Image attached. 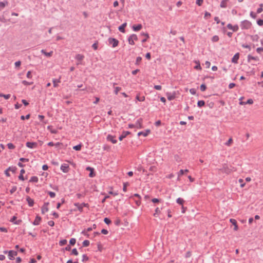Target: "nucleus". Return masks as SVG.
<instances>
[{
	"label": "nucleus",
	"instance_id": "f257e3e1",
	"mask_svg": "<svg viewBox=\"0 0 263 263\" xmlns=\"http://www.w3.org/2000/svg\"><path fill=\"white\" fill-rule=\"evenodd\" d=\"M219 170L221 171L223 173H225L227 175L230 174L232 172H234L236 171L234 167L231 166L229 167L227 164L224 163L222 164V166L221 168H219Z\"/></svg>",
	"mask_w": 263,
	"mask_h": 263
},
{
	"label": "nucleus",
	"instance_id": "f03ea898",
	"mask_svg": "<svg viewBox=\"0 0 263 263\" xmlns=\"http://www.w3.org/2000/svg\"><path fill=\"white\" fill-rule=\"evenodd\" d=\"M240 26L242 30H248L251 28L252 23L250 21L245 20L240 22Z\"/></svg>",
	"mask_w": 263,
	"mask_h": 263
},
{
	"label": "nucleus",
	"instance_id": "7ed1b4c3",
	"mask_svg": "<svg viewBox=\"0 0 263 263\" xmlns=\"http://www.w3.org/2000/svg\"><path fill=\"white\" fill-rule=\"evenodd\" d=\"M108 43L109 45H111L112 48L117 47L119 44V41L114 37H109L108 39Z\"/></svg>",
	"mask_w": 263,
	"mask_h": 263
},
{
	"label": "nucleus",
	"instance_id": "20e7f679",
	"mask_svg": "<svg viewBox=\"0 0 263 263\" xmlns=\"http://www.w3.org/2000/svg\"><path fill=\"white\" fill-rule=\"evenodd\" d=\"M138 39V36L136 34H132L128 37L127 41L129 45H134L135 41H137Z\"/></svg>",
	"mask_w": 263,
	"mask_h": 263
},
{
	"label": "nucleus",
	"instance_id": "39448f33",
	"mask_svg": "<svg viewBox=\"0 0 263 263\" xmlns=\"http://www.w3.org/2000/svg\"><path fill=\"white\" fill-rule=\"evenodd\" d=\"M143 121V120L142 118H139L135 122V123L134 124L135 127L138 128V129L142 128H143V125H142Z\"/></svg>",
	"mask_w": 263,
	"mask_h": 263
},
{
	"label": "nucleus",
	"instance_id": "423d86ee",
	"mask_svg": "<svg viewBox=\"0 0 263 263\" xmlns=\"http://www.w3.org/2000/svg\"><path fill=\"white\" fill-rule=\"evenodd\" d=\"M106 140L108 141L111 142L113 144H116L117 143V140L116 139V136L111 135L110 134H108L107 136Z\"/></svg>",
	"mask_w": 263,
	"mask_h": 263
},
{
	"label": "nucleus",
	"instance_id": "0eeeda50",
	"mask_svg": "<svg viewBox=\"0 0 263 263\" xmlns=\"http://www.w3.org/2000/svg\"><path fill=\"white\" fill-rule=\"evenodd\" d=\"M227 27L228 29L232 30L233 32H237L239 30V26L237 24L232 25L231 24L229 23L227 25Z\"/></svg>",
	"mask_w": 263,
	"mask_h": 263
},
{
	"label": "nucleus",
	"instance_id": "6e6552de",
	"mask_svg": "<svg viewBox=\"0 0 263 263\" xmlns=\"http://www.w3.org/2000/svg\"><path fill=\"white\" fill-rule=\"evenodd\" d=\"M61 170L64 173H67L69 172V166L68 164L63 163L61 165Z\"/></svg>",
	"mask_w": 263,
	"mask_h": 263
},
{
	"label": "nucleus",
	"instance_id": "1a4fd4ad",
	"mask_svg": "<svg viewBox=\"0 0 263 263\" xmlns=\"http://www.w3.org/2000/svg\"><path fill=\"white\" fill-rule=\"evenodd\" d=\"M17 254V253L16 251L14 250H10L8 251V258L10 260H13L14 259V256H16Z\"/></svg>",
	"mask_w": 263,
	"mask_h": 263
},
{
	"label": "nucleus",
	"instance_id": "9d476101",
	"mask_svg": "<svg viewBox=\"0 0 263 263\" xmlns=\"http://www.w3.org/2000/svg\"><path fill=\"white\" fill-rule=\"evenodd\" d=\"M26 146L29 148H36L37 147V143L35 142H27Z\"/></svg>",
	"mask_w": 263,
	"mask_h": 263
},
{
	"label": "nucleus",
	"instance_id": "9b49d317",
	"mask_svg": "<svg viewBox=\"0 0 263 263\" xmlns=\"http://www.w3.org/2000/svg\"><path fill=\"white\" fill-rule=\"evenodd\" d=\"M166 96L169 101H172L176 98V92L175 91H174L173 93L167 92L166 93Z\"/></svg>",
	"mask_w": 263,
	"mask_h": 263
},
{
	"label": "nucleus",
	"instance_id": "f8f14e48",
	"mask_svg": "<svg viewBox=\"0 0 263 263\" xmlns=\"http://www.w3.org/2000/svg\"><path fill=\"white\" fill-rule=\"evenodd\" d=\"M49 203L48 202H45L44 204L43 205L42 208H41V212L42 214H45L46 212H47L49 210V209L48 208V206L49 205Z\"/></svg>",
	"mask_w": 263,
	"mask_h": 263
},
{
	"label": "nucleus",
	"instance_id": "ddd939ff",
	"mask_svg": "<svg viewBox=\"0 0 263 263\" xmlns=\"http://www.w3.org/2000/svg\"><path fill=\"white\" fill-rule=\"evenodd\" d=\"M17 217L15 216H13L10 220V221L12 222L14 224H20L22 220L21 219L16 220Z\"/></svg>",
	"mask_w": 263,
	"mask_h": 263
},
{
	"label": "nucleus",
	"instance_id": "4468645a",
	"mask_svg": "<svg viewBox=\"0 0 263 263\" xmlns=\"http://www.w3.org/2000/svg\"><path fill=\"white\" fill-rule=\"evenodd\" d=\"M42 221V218L39 215H36L35 220L32 222V223L34 226H38L40 224Z\"/></svg>",
	"mask_w": 263,
	"mask_h": 263
},
{
	"label": "nucleus",
	"instance_id": "2eb2a0df",
	"mask_svg": "<svg viewBox=\"0 0 263 263\" xmlns=\"http://www.w3.org/2000/svg\"><path fill=\"white\" fill-rule=\"evenodd\" d=\"M151 133L150 129H146L144 131H141L138 132V136H143V137H146Z\"/></svg>",
	"mask_w": 263,
	"mask_h": 263
},
{
	"label": "nucleus",
	"instance_id": "dca6fc26",
	"mask_svg": "<svg viewBox=\"0 0 263 263\" xmlns=\"http://www.w3.org/2000/svg\"><path fill=\"white\" fill-rule=\"evenodd\" d=\"M86 170L90 171V173L89 174V177L92 178L96 176V173L95 172V170L93 168L91 167L90 166H88L86 167Z\"/></svg>",
	"mask_w": 263,
	"mask_h": 263
},
{
	"label": "nucleus",
	"instance_id": "f3484780",
	"mask_svg": "<svg viewBox=\"0 0 263 263\" xmlns=\"http://www.w3.org/2000/svg\"><path fill=\"white\" fill-rule=\"evenodd\" d=\"M130 134L129 131H123L122 134L119 136V140L122 141L124 138H126L128 135Z\"/></svg>",
	"mask_w": 263,
	"mask_h": 263
},
{
	"label": "nucleus",
	"instance_id": "a211bd4d",
	"mask_svg": "<svg viewBox=\"0 0 263 263\" xmlns=\"http://www.w3.org/2000/svg\"><path fill=\"white\" fill-rule=\"evenodd\" d=\"M251 60H254V61L258 62L259 61V59L258 57H254V56L251 55V54H249L247 56V62L248 63H250Z\"/></svg>",
	"mask_w": 263,
	"mask_h": 263
},
{
	"label": "nucleus",
	"instance_id": "6ab92c4d",
	"mask_svg": "<svg viewBox=\"0 0 263 263\" xmlns=\"http://www.w3.org/2000/svg\"><path fill=\"white\" fill-rule=\"evenodd\" d=\"M239 58V53L238 52L235 53L232 59V60H231L232 62L233 63H235V64L237 63Z\"/></svg>",
	"mask_w": 263,
	"mask_h": 263
},
{
	"label": "nucleus",
	"instance_id": "aec40b11",
	"mask_svg": "<svg viewBox=\"0 0 263 263\" xmlns=\"http://www.w3.org/2000/svg\"><path fill=\"white\" fill-rule=\"evenodd\" d=\"M230 222L234 226V230L237 231L238 229V225H237L236 220L234 219L231 218L230 219Z\"/></svg>",
	"mask_w": 263,
	"mask_h": 263
},
{
	"label": "nucleus",
	"instance_id": "412c9836",
	"mask_svg": "<svg viewBox=\"0 0 263 263\" xmlns=\"http://www.w3.org/2000/svg\"><path fill=\"white\" fill-rule=\"evenodd\" d=\"M26 201H27L29 206L32 207L34 205V200L31 198L29 196L26 197Z\"/></svg>",
	"mask_w": 263,
	"mask_h": 263
},
{
	"label": "nucleus",
	"instance_id": "4be33fe9",
	"mask_svg": "<svg viewBox=\"0 0 263 263\" xmlns=\"http://www.w3.org/2000/svg\"><path fill=\"white\" fill-rule=\"evenodd\" d=\"M141 35L144 36L145 38L142 40V43H145L147 41V40L149 37V35L147 32H141Z\"/></svg>",
	"mask_w": 263,
	"mask_h": 263
},
{
	"label": "nucleus",
	"instance_id": "5701e85b",
	"mask_svg": "<svg viewBox=\"0 0 263 263\" xmlns=\"http://www.w3.org/2000/svg\"><path fill=\"white\" fill-rule=\"evenodd\" d=\"M61 77H60L59 79H53L52 83L54 87H57L58 86V83L61 82Z\"/></svg>",
	"mask_w": 263,
	"mask_h": 263
},
{
	"label": "nucleus",
	"instance_id": "b1692460",
	"mask_svg": "<svg viewBox=\"0 0 263 263\" xmlns=\"http://www.w3.org/2000/svg\"><path fill=\"white\" fill-rule=\"evenodd\" d=\"M74 205L76 206L80 212V213H82L83 211V208L81 204L79 202H76L74 203Z\"/></svg>",
	"mask_w": 263,
	"mask_h": 263
},
{
	"label": "nucleus",
	"instance_id": "393cba45",
	"mask_svg": "<svg viewBox=\"0 0 263 263\" xmlns=\"http://www.w3.org/2000/svg\"><path fill=\"white\" fill-rule=\"evenodd\" d=\"M126 25H127L126 23H124L123 24H122L121 25H120L118 27L119 31H120V32H121L122 33H124L125 32V27L126 26Z\"/></svg>",
	"mask_w": 263,
	"mask_h": 263
},
{
	"label": "nucleus",
	"instance_id": "a878e982",
	"mask_svg": "<svg viewBox=\"0 0 263 263\" xmlns=\"http://www.w3.org/2000/svg\"><path fill=\"white\" fill-rule=\"evenodd\" d=\"M239 103L241 105L246 104H252L253 103V100L252 99H249L246 102L240 101Z\"/></svg>",
	"mask_w": 263,
	"mask_h": 263
},
{
	"label": "nucleus",
	"instance_id": "bb28decb",
	"mask_svg": "<svg viewBox=\"0 0 263 263\" xmlns=\"http://www.w3.org/2000/svg\"><path fill=\"white\" fill-rule=\"evenodd\" d=\"M47 129L50 131L51 134H56L58 133V130L52 128V126L48 125L47 127Z\"/></svg>",
	"mask_w": 263,
	"mask_h": 263
},
{
	"label": "nucleus",
	"instance_id": "cd10ccee",
	"mask_svg": "<svg viewBox=\"0 0 263 263\" xmlns=\"http://www.w3.org/2000/svg\"><path fill=\"white\" fill-rule=\"evenodd\" d=\"M41 52L42 53H43L45 56L48 57H50L53 54V51H50L49 52H47L44 49H42V50H41Z\"/></svg>",
	"mask_w": 263,
	"mask_h": 263
},
{
	"label": "nucleus",
	"instance_id": "c85d7f7f",
	"mask_svg": "<svg viewBox=\"0 0 263 263\" xmlns=\"http://www.w3.org/2000/svg\"><path fill=\"white\" fill-rule=\"evenodd\" d=\"M142 27V26L141 24H139L137 25H134L132 27V29L134 31H138L140 30Z\"/></svg>",
	"mask_w": 263,
	"mask_h": 263
},
{
	"label": "nucleus",
	"instance_id": "c756f323",
	"mask_svg": "<svg viewBox=\"0 0 263 263\" xmlns=\"http://www.w3.org/2000/svg\"><path fill=\"white\" fill-rule=\"evenodd\" d=\"M8 2L5 0L3 2H0V10H2L6 6L8 5Z\"/></svg>",
	"mask_w": 263,
	"mask_h": 263
},
{
	"label": "nucleus",
	"instance_id": "7c9ffc66",
	"mask_svg": "<svg viewBox=\"0 0 263 263\" xmlns=\"http://www.w3.org/2000/svg\"><path fill=\"white\" fill-rule=\"evenodd\" d=\"M250 38L253 42H258L259 40V37L258 35L255 34V35H250Z\"/></svg>",
	"mask_w": 263,
	"mask_h": 263
},
{
	"label": "nucleus",
	"instance_id": "2f4dec72",
	"mask_svg": "<svg viewBox=\"0 0 263 263\" xmlns=\"http://www.w3.org/2000/svg\"><path fill=\"white\" fill-rule=\"evenodd\" d=\"M84 56L81 54H78L75 57V59L78 61H81L83 60Z\"/></svg>",
	"mask_w": 263,
	"mask_h": 263
},
{
	"label": "nucleus",
	"instance_id": "473e14b6",
	"mask_svg": "<svg viewBox=\"0 0 263 263\" xmlns=\"http://www.w3.org/2000/svg\"><path fill=\"white\" fill-rule=\"evenodd\" d=\"M38 181H39L38 177L35 176H32L29 180L30 182L37 183L38 182Z\"/></svg>",
	"mask_w": 263,
	"mask_h": 263
},
{
	"label": "nucleus",
	"instance_id": "72a5a7b5",
	"mask_svg": "<svg viewBox=\"0 0 263 263\" xmlns=\"http://www.w3.org/2000/svg\"><path fill=\"white\" fill-rule=\"evenodd\" d=\"M196 64V65L194 66V69H197V70H201L202 69V68H201V66L200 65V63L199 62V61H195V62Z\"/></svg>",
	"mask_w": 263,
	"mask_h": 263
},
{
	"label": "nucleus",
	"instance_id": "f704fd0d",
	"mask_svg": "<svg viewBox=\"0 0 263 263\" xmlns=\"http://www.w3.org/2000/svg\"><path fill=\"white\" fill-rule=\"evenodd\" d=\"M82 146V144L81 143H80V144L73 146V149L75 151H79L81 149Z\"/></svg>",
	"mask_w": 263,
	"mask_h": 263
},
{
	"label": "nucleus",
	"instance_id": "c9c22d12",
	"mask_svg": "<svg viewBox=\"0 0 263 263\" xmlns=\"http://www.w3.org/2000/svg\"><path fill=\"white\" fill-rule=\"evenodd\" d=\"M117 84L116 83H113V86L114 87L115 90H114V93L115 95H117L118 93V92L121 89V88L120 87H115V86Z\"/></svg>",
	"mask_w": 263,
	"mask_h": 263
},
{
	"label": "nucleus",
	"instance_id": "e433bc0d",
	"mask_svg": "<svg viewBox=\"0 0 263 263\" xmlns=\"http://www.w3.org/2000/svg\"><path fill=\"white\" fill-rule=\"evenodd\" d=\"M228 1L229 0H222L220 4V7L223 8H226L227 6V3Z\"/></svg>",
	"mask_w": 263,
	"mask_h": 263
},
{
	"label": "nucleus",
	"instance_id": "4c0bfd02",
	"mask_svg": "<svg viewBox=\"0 0 263 263\" xmlns=\"http://www.w3.org/2000/svg\"><path fill=\"white\" fill-rule=\"evenodd\" d=\"M135 203V204H136V206L138 207V206H139L141 203V199H135V198H134L133 199Z\"/></svg>",
	"mask_w": 263,
	"mask_h": 263
},
{
	"label": "nucleus",
	"instance_id": "58836bf2",
	"mask_svg": "<svg viewBox=\"0 0 263 263\" xmlns=\"http://www.w3.org/2000/svg\"><path fill=\"white\" fill-rule=\"evenodd\" d=\"M7 170L9 171H11L13 173H14L16 170H17V168L15 166H9Z\"/></svg>",
	"mask_w": 263,
	"mask_h": 263
},
{
	"label": "nucleus",
	"instance_id": "ea45409f",
	"mask_svg": "<svg viewBox=\"0 0 263 263\" xmlns=\"http://www.w3.org/2000/svg\"><path fill=\"white\" fill-rule=\"evenodd\" d=\"M8 12H4V15L2 16V17L0 18V21L3 23H6L8 21H9V20H8L7 19L4 15L6 13H7Z\"/></svg>",
	"mask_w": 263,
	"mask_h": 263
},
{
	"label": "nucleus",
	"instance_id": "a19ab883",
	"mask_svg": "<svg viewBox=\"0 0 263 263\" xmlns=\"http://www.w3.org/2000/svg\"><path fill=\"white\" fill-rule=\"evenodd\" d=\"M176 202L178 204L182 205L183 203L184 202V200L182 198L179 197L177 199Z\"/></svg>",
	"mask_w": 263,
	"mask_h": 263
},
{
	"label": "nucleus",
	"instance_id": "79ce46f5",
	"mask_svg": "<svg viewBox=\"0 0 263 263\" xmlns=\"http://www.w3.org/2000/svg\"><path fill=\"white\" fill-rule=\"evenodd\" d=\"M205 105V102L203 100H199L197 102V106L201 107Z\"/></svg>",
	"mask_w": 263,
	"mask_h": 263
},
{
	"label": "nucleus",
	"instance_id": "37998d69",
	"mask_svg": "<svg viewBox=\"0 0 263 263\" xmlns=\"http://www.w3.org/2000/svg\"><path fill=\"white\" fill-rule=\"evenodd\" d=\"M219 37L218 35H214L212 39H211V41L213 42H217L219 41Z\"/></svg>",
	"mask_w": 263,
	"mask_h": 263
},
{
	"label": "nucleus",
	"instance_id": "c03bdc74",
	"mask_svg": "<svg viewBox=\"0 0 263 263\" xmlns=\"http://www.w3.org/2000/svg\"><path fill=\"white\" fill-rule=\"evenodd\" d=\"M136 99L140 102H143L145 101V97L144 96L139 97L138 95H137Z\"/></svg>",
	"mask_w": 263,
	"mask_h": 263
},
{
	"label": "nucleus",
	"instance_id": "a18cd8bd",
	"mask_svg": "<svg viewBox=\"0 0 263 263\" xmlns=\"http://www.w3.org/2000/svg\"><path fill=\"white\" fill-rule=\"evenodd\" d=\"M22 83L25 86H29V85H31L33 84V82H28L26 80H23L22 82Z\"/></svg>",
	"mask_w": 263,
	"mask_h": 263
},
{
	"label": "nucleus",
	"instance_id": "49530a36",
	"mask_svg": "<svg viewBox=\"0 0 263 263\" xmlns=\"http://www.w3.org/2000/svg\"><path fill=\"white\" fill-rule=\"evenodd\" d=\"M137 198V199H141V196L138 193H135L130 197V199Z\"/></svg>",
	"mask_w": 263,
	"mask_h": 263
},
{
	"label": "nucleus",
	"instance_id": "de8ad7c7",
	"mask_svg": "<svg viewBox=\"0 0 263 263\" xmlns=\"http://www.w3.org/2000/svg\"><path fill=\"white\" fill-rule=\"evenodd\" d=\"M160 213H161L160 210L159 209V208L157 207L156 208V209L155 210V213L153 214V215H154V216L156 217L157 216L156 215L160 214Z\"/></svg>",
	"mask_w": 263,
	"mask_h": 263
},
{
	"label": "nucleus",
	"instance_id": "09e8293b",
	"mask_svg": "<svg viewBox=\"0 0 263 263\" xmlns=\"http://www.w3.org/2000/svg\"><path fill=\"white\" fill-rule=\"evenodd\" d=\"M10 96V94L5 95L2 93H0V97H4L5 99H9Z\"/></svg>",
	"mask_w": 263,
	"mask_h": 263
},
{
	"label": "nucleus",
	"instance_id": "8fccbe9b",
	"mask_svg": "<svg viewBox=\"0 0 263 263\" xmlns=\"http://www.w3.org/2000/svg\"><path fill=\"white\" fill-rule=\"evenodd\" d=\"M7 147L9 149H14L15 147V145L12 143H8Z\"/></svg>",
	"mask_w": 263,
	"mask_h": 263
},
{
	"label": "nucleus",
	"instance_id": "3c124183",
	"mask_svg": "<svg viewBox=\"0 0 263 263\" xmlns=\"http://www.w3.org/2000/svg\"><path fill=\"white\" fill-rule=\"evenodd\" d=\"M88 260H89V257L87 256L86 254H84L82 255V261L83 262H85L86 261H88Z\"/></svg>",
	"mask_w": 263,
	"mask_h": 263
},
{
	"label": "nucleus",
	"instance_id": "603ef678",
	"mask_svg": "<svg viewBox=\"0 0 263 263\" xmlns=\"http://www.w3.org/2000/svg\"><path fill=\"white\" fill-rule=\"evenodd\" d=\"M67 240L66 239H62V240H61L60 241H59V245L60 246H64L65 245H66L67 243Z\"/></svg>",
	"mask_w": 263,
	"mask_h": 263
},
{
	"label": "nucleus",
	"instance_id": "864d4df0",
	"mask_svg": "<svg viewBox=\"0 0 263 263\" xmlns=\"http://www.w3.org/2000/svg\"><path fill=\"white\" fill-rule=\"evenodd\" d=\"M90 242L88 240H85L83 241L82 245L83 247H87L89 245Z\"/></svg>",
	"mask_w": 263,
	"mask_h": 263
},
{
	"label": "nucleus",
	"instance_id": "5fc2aeb1",
	"mask_svg": "<svg viewBox=\"0 0 263 263\" xmlns=\"http://www.w3.org/2000/svg\"><path fill=\"white\" fill-rule=\"evenodd\" d=\"M142 60V58L141 57H138L136 58L135 64L136 65H139L140 63L141 62Z\"/></svg>",
	"mask_w": 263,
	"mask_h": 263
},
{
	"label": "nucleus",
	"instance_id": "6e6d98bb",
	"mask_svg": "<svg viewBox=\"0 0 263 263\" xmlns=\"http://www.w3.org/2000/svg\"><path fill=\"white\" fill-rule=\"evenodd\" d=\"M206 89V86L204 84H202L200 86V89L201 91H204Z\"/></svg>",
	"mask_w": 263,
	"mask_h": 263
},
{
	"label": "nucleus",
	"instance_id": "4d7b16f0",
	"mask_svg": "<svg viewBox=\"0 0 263 263\" xmlns=\"http://www.w3.org/2000/svg\"><path fill=\"white\" fill-rule=\"evenodd\" d=\"M102 148L104 151H109L110 149V146L107 144L103 145Z\"/></svg>",
	"mask_w": 263,
	"mask_h": 263
},
{
	"label": "nucleus",
	"instance_id": "13d9d810",
	"mask_svg": "<svg viewBox=\"0 0 263 263\" xmlns=\"http://www.w3.org/2000/svg\"><path fill=\"white\" fill-rule=\"evenodd\" d=\"M162 200L161 199H158V198H153L152 199V201L155 203H158V202H161Z\"/></svg>",
	"mask_w": 263,
	"mask_h": 263
},
{
	"label": "nucleus",
	"instance_id": "bf43d9fd",
	"mask_svg": "<svg viewBox=\"0 0 263 263\" xmlns=\"http://www.w3.org/2000/svg\"><path fill=\"white\" fill-rule=\"evenodd\" d=\"M30 117V114H27L25 116L22 115L21 116V119L22 120H24L25 119H29Z\"/></svg>",
	"mask_w": 263,
	"mask_h": 263
},
{
	"label": "nucleus",
	"instance_id": "052dcab7",
	"mask_svg": "<svg viewBox=\"0 0 263 263\" xmlns=\"http://www.w3.org/2000/svg\"><path fill=\"white\" fill-rule=\"evenodd\" d=\"M76 242V239L74 238H72L69 240L70 245H74Z\"/></svg>",
	"mask_w": 263,
	"mask_h": 263
},
{
	"label": "nucleus",
	"instance_id": "680f3d73",
	"mask_svg": "<svg viewBox=\"0 0 263 263\" xmlns=\"http://www.w3.org/2000/svg\"><path fill=\"white\" fill-rule=\"evenodd\" d=\"M71 254V255H76V256L79 254L78 252V251H77L76 248H74V249H73L72 250Z\"/></svg>",
	"mask_w": 263,
	"mask_h": 263
},
{
	"label": "nucleus",
	"instance_id": "e2e57ef3",
	"mask_svg": "<svg viewBox=\"0 0 263 263\" xmlns=\"http://www.w3.org/2000/svg\"><path fill=\"white\" fill-rule=\"evenodd\" d=\"M48 194L49 195V196L51 198H54L55 196V193L54 192H52V191H48Z\"/></svg>",
	"mask_w": 263,
	"mask_h": 263
},
{
	"label": "nucleus",
	"instance_id": "0e129e2a",
	"mask_svg": "<svg viewBox=\"0 0 263 263\" xmlns=\"http://www.w3.org/2000/svg\"><path fill=\"white\" fill-rule=\"evenodd\" d=\"M104 222L107 225H109L111 223V220L107 217L104 219Z\"/></svg>",
	"mask_w": 263,
	"mask_h": 263
},
{
	"label": "nucleus",
	"instance_id": "69168bd1",
	"mask_svg": "<svg viewBox=\"0 0 263 263\" xmlns=\"http://www.w3.org/2000/svg\"><path fill=\"white\" fill-rule=\"evenodd\" d=\"M98 41H96L92 45V48L95 50L98 49Z\"/></svg>",
	"mask_w": 263,
	"mask_h": 263
},
{
	"label": "nucleus",
	"instance_id": "338daca9",
	"mask_svg": "<svg viewBox=\"0 0 263 263\" xmlns=\"http://www.w3.org/2000/svg\"><path fill=\"white\" fill-rule=\"evenodd\" d=\"M257 24L258 25L261 26L263 25V20L259 19L257 21Z\"/></svg>",
	"mask_w": 263,
	"mask_h": 263
},
{
	"label": "nucleus",
	"instance_id": "774afa93",
	"mask_svg": "<svg viewBox=\"0 0 263 263\" xmlns=\"http://www.w3.org/2000/svg\"><path fill=\"white\" fill-rule=\"evenodd\" d=\"M256 51L257 53H260L261 52L263 51V47L257 48Z\"/></svg>",
	"mask_w": 263,
	"mask_h": 263
}]
</instances>
